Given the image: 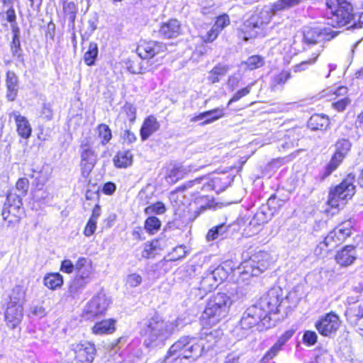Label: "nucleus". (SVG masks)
Wrapping results in <instances>:
<instances>
[{
  "label": "nucleus",
  "mask_w": 363,
  "mask_h": 363,
  "mask_svg": "<svg viewBox=\"0 0 363 363\" xmlns=\"http://www.w3.org/2000/svg\"><path fill=\"white\" fill-rule=\"evenodd\" d=\"M177 320H167L159 314L147 317L140 323V334L147 348L162 347L178 327Z\"/></svg>",
  "instance_id": "f257e3e1"
},
{
  "label": "nucleus",
  "mask_w": 363,
  "mask_h": 363,
  "mask_svg": "<svg viewBox=\"0 0 363 363\" xmlns=\"http://www.w3.org/2000/svg\"><path fill=\"white\" fill-rule=\"evenodd\" d=\"M326 21L333 27H342L350 24L355 16L352 6L347 0H326Z\"/></svg>",
  "instance_id": "f03ea898"
},
{
  "label": "nucleus",
  "mask_w": 363,
  "mask_h": 363,
  "mask_svg": "<svg viewBox=\"0 0 363 363\" xmlns=\"http://www.w3.org/2000/svg\"><path fill=\"white\" fill-rule=\"evenodd\" d=\"M232 304L230 298L224 293L212 296L206 304L202 318L205 324L213 325L226 317Z\"/></svg>",
  "instance_id": "7ed1b4c3"
},
{
  "label": "nucleus",
  "mask_w": 363,
  "mask_h": 363,
  "mask_svg": "<svg viewBox=\"0 0 363 363\" xmlns=\"http://www.w3.org/2000/svg\"><path fill=\"white\" fill-rule=\"evenodd\" d=\"M76 275L69 285L67 293L74 298L79 296L92 281L94 269L91 261L85 257H79L75 263Z\"/></svg>",
  "instance_id": "20e7f679"
},
{
  "label": "nucleus",
  "mask_w": 363,
  "mask_h": 363,
  "mask_svg": "<svg viewBox=\"0 0 363 363\" xmlns=\"http://www.w3.org/2000/svg\"><path fill=\"white\" fill-rule=\"evenodd\" d=\"M205 350L203 339L184 336L174 342L169 349V356L177 355L179 358L196 359Z\"/></svg>",
  "instance_id": "39448f33"
},
{
  "label": "nucleus",
  "mask_w": 363,
  "mask_h": 363,
  "mask_svg": "<svg viewBox=\"0 0 363 363\" xmlns=\"http://www.w3.org/2000/svg\"><path fill=\"white\" fill-rule=\"evenodd\" d=\"M354 180L355 175L350 173L339 185L330 190L328 203L332 208H339L343 206L347 200L354 196L355 193Z\"/></svg>",
  "instance_id": "423d86ee"
},
{
  "label": "nucleus",
  "mask_w": 363,
  "mask_h": 363,
  "mask_svg": "<svg viewBox=\"0 0 363 363\" xmlns=\"http://www.w3.org/2000/svg\"><path fill=\"white\" fill-rule=\"evenodd\" d=\"M270 264L269 255L264 251H260L253 255L248 260L243 262L240 269L245 279V276L257 277L264 272Z\"/></svg>",
  "instance_id": "0eeeda50"
},
{
  "label": "nucleus",
  "mask_w": 363,
  "mask_h": 363,
  "mask_svg": "<svg viewBox=\"0 0 363 363\" xmlns=\"http://www.w3.org/2000/svg\"><path fill=\"white\" fill-rule=\"evenodd\" d=\"M111 304V299L104 292H99L94 296L86 304L83 315L86 319H91L105 314Z\"/></svg>",
  "instance_id": "6e6552de"
},
{
  "label": "nucleus",
  "mask_w": 363,
  "mask_h": 363,
  "mask_svg": "<svg viewBox=\"0 0 363 363\" xmlns=\"http://www.w3.org/2000/svg\"><path fill=\"white\" fill-rule=\"evenodd\" d=\"M71 363H92L96 355L95 345L87 341L75 342L71 345Z\"/></svg>",
  "instance_id": "1a4fd4ad"
},
{
  "label": "nucleus",
  "mask_w": 363,
  "mask_h": 363,
  "mask_svg": "<svg viewBox=\"0 0 363 363\" xmlns=\"http://www.w3.org/2000/svg\"><path fill=\"white\" fill-rule=\"evenodd\" d=\"M270 21V16L267 11H261L258 14L252 16L245 21L241 28L244 33V39L255 38L259 31L263 28Z\"/></svg>",
  "instance_id": "9d476101"
},
{
  "label": "nucleus",
  "mask_w": 363,
  "mask_h": 363,
  "mask_svg": "<svg viewBox=\"0 0 363 363\" xmlns=\"http://www.w3.org/2000/svg\"><path fill=\"white\" fill-rule=\"evenodd\" d=\"M281 290L279 289H272L266 294L263 295L259 302L255 304L257 307L262 309L265 313V317L270 320L269 315L279 312V307L283 301L280 299Z\"/></svg>",
  "instance_id": "9b49d317"
},
{
  "label": "nucleus",
  "mask_w": 363,
  "mask_h": 363,
  "mask_svg": "<svg viewBox=\"0 0 363 363\" xmlns=\"http://www.w3.org/2000/svg\"><path fill=\"white\" fill-rule=\"evenodd\" d=\"M340 317L334 312L328 313L319 318L315 327L318 332L324 337H330L335 334L340 327Z\"/></svg>",
  "instance_id": "f8f14e48"
},
{
  "label": "nucleus",
  "mask_w": 363,
  "mask_h": 363,
  "mask_svg": "<svg viewBox=\"0 0 363 363\" xmlns=\"http://www.w3.org/2000/svg\"><path fill=\"white\" fill-rule=\"evenodd\" d=\"M79 152L81 157L80 167L82 175L85 177L94 167L97 161V155L92 149L89 138H84L82 140Z\"/></svg>",
  "instance_id": "ddd939ff"
},
{
  "label": "nucleus",
  "mask_w": 363,
  "mask_h": 363,
  "mask_svg": "<svg viewBox=\"0 0 363 363\" xmlns=\"http://www.w3.org/2000/svg\"><path fill=\"white\" fill-rule=\"evenodd\" d=\"M260 322L263 325H265L269 321L265 317V313L262 311V309H259L256 305H253L245 311L240 321V325L242 329L249 330Z\"/></svg>",
  "instance_id": "4468645a"
},
{
  "label": "nucleus",
  "mask_w": 363,
  "mask_h": 363,
  "mask_svg": "<svg viewBox=\"0 0 363 363\" xmlns=\"http://www.w3.org/2000/svg\"><path fill=\"white\" fill-rule=\"evenodd\" d=\"M22 196L16 193H9L6 196V202L2 209V216L5 220L9 223L13 221L10 217L17 218L19 217L22 201Z\"/></svg>",
  "instance_id": "2eb2a0df"
},
{
  "label": "nucleus",
  "mask_w": 363,
  "mask_h": 363,
  "mask_svg": "<svg viewBox=\"0 0 363 363\" xmlns=\"http://www.w3.org/2000/svg\"><path fill=\"white\" fill-rule=\"evenodd\" d=\"M167 48L164 44L157 41H143L137 48V52L142 59H151L157 55L163 53Z\"/></svg>",
  "instance_id": "dca6fc26"
},
{
  "label": "nucleus",
  "mask_w": 363,
  "mask_h": 363,
  "mask_svg": "<svg viewBox=\"0 0 363 363\" xmlns=\"http://www.w3.org/2000/svg\"><path fill=\"white\" fill-rule=\"evenodd\" d=\"M23 318V306L18 304L6 303L4 319L6 325L11 328H16L22 321Z\"/></svg>",
  "instance_id": "f3484780"
},
{
  "label": "nucleus",
  "mask_w": 363,
  "mask_h": 363,
  "mask_svg": "<svg viewBox=\"0 0 363 363\" xmlns=\"http://www.w3.org/2000/svg\"><path fill=\"white\" fill-rule=\"evenodd\" d=\"M9 118H13L16 131L22 138L28 139L32 133V128L28 118L21 115L18 111H13L9 113Z\"/></svg>",
  "instance_id": "a211bd4d"
},
{
  "label": "nucleus",
  "mask_w": 363,
  "mask_h": 363,
  "mask_svg": "<svg viewBox=\"0 0 363 363\" xmlns=\"http://www.w3.org/2000/svg\"><path fill=\"white\" fill-rule=\"evenodd\" d=\"M325 39V33L319 28H308L303 30V50L318 44Z\"/></svg>",
  "instance_id": "6ab92c4d"
},
{
  "label": "nucleus",
  "mask_w": 363,
  "mask_h": 363,
  "mask_svg": "<svg viewBox=\"0 0 363 363\" xmlns=\"http://www.w3.org/2000/svg\"><path fill=\"white\" fill-rule=\"evenodd\" d=\"M335 259L336 262L341 267L351 265L357 259L355 247L346 245L342 250L337 252Z\"/></svg>",
  "instance_id": "aec40b11"
},
{
  "label": "nucleus",
  "mask_w": 363,
  "mask_h": 363,
  "mask_svg": "<svg viewBox=\"0 0 363 363\" xmlns=\"http://www.w3.org/2000/svg\"><path fill=\"white\" fill-rule=\"evenodd\" d=\"M295 330L293 329L288 330L279 337L277 342L266 352L262 358V361L266 362L273 359L286 342L294 335Z\"/></svg>",
  "instance_id": "412c9836"
},
{
  "label": "nucleus",
  "mask_w": 363,
  "mask_h": 363,
  "mask_svg": "<svg viewBox=\"0 0 363 363\" xmlns=\"http://www.w3.org/2000/svg\"><path fill=\"white\" fill-rule=\"evenodd\" d=\"M333 230H331L325 238L324 240L317 245L315 249L316 255L324 257L329 251L341 244L340 241L337 240V238L333 236Z\"/></svg>",
  "instance_id": "4be33fe9"
},
{
  "label": "nucleus",
  "mask_w": 363,
  "mask_h": 363,
  "mask_svg": "<svg viewBox=\"0 0 363 363\" xmlns=\"http://www.w3.org/2000/svg\"><path fill=\"white\" fill-rule=\"evenodd\" d=\"M27 176L33 179L32 184L34 188H43L50 177L48 168L43 167L40 170L30 169Z\"/></svg>",
  "instance_id": "5701e85b"
},
{
  "label": "nucleus",
  "mask_w": 363,
  "mask_h": 363,
  "mask_svg": "<svg viewBox=\"0 0 363 363\" xmlns=\"http://www.w3.org/2000/svg\"><path fill=\"white\" fill-rule=\"evenodd\" d=\"M159 33L165 38H177L181 34V24L177 20L171 19L161 25Z\"/></svg>",
  "instance_id": "b1692460"
},
{
  "label": "nucleus",
  "mask_w": 363,
  "mask_h": 363,
  "mask_svg": "<svg viewBox=\"0 0 363 363\" xmlns=\"http://www.w3.org/2000/svg\"><path fill=\"white\" fill-rule=\"evenodd\" d=\"M224 116V108H216L210 111H207L199 113V115L191 118V122H196L204 120L201 125L211 123Z\"/></svg>",
  "instance_id": "393cba45"
},
{
  "label": "nucleus",
  "mask_w": 363,
  "mask_h": 363,
  "mask_svg": "<svg viewBox=\"0 0 363 363\" xmlns=\"http://www.w3.org/2000/svg\"><path fill=\"white\" fill-rule=\"evenodd\" d=\"M28 287L23 284H17L11 290L6 303L18 304L23 306L26 302Z\"/></svg>",
  "instance_id": "a878e982"
},
{
  "label": "nucleus",
  "mask_w": 363,
  "mask_h": 363,
  "mask_svg": "<svg viewBox=\"0 0 363 363\" xmlns=\"http://www.w3.org/2000/svg\"><path fill=\"white\" fill-rule=\"evenodd\" d=\"M6 98L9 101H13L18 92V80L16 74L11 71L6 73Z\"/></svg>",
  "instance_id": "bb28decb"
},
{
  "label": "nucleus",
  "mask_w": 363,
  "mask_h": 363,
  "mask_svg": "<svg viewBox=\"0 0 363 363\" xmlns=\"http://www.w3.org/2000/svg\"><path fill=\"white\" fill-rule=\"evenodd\" d=\"M160 128V123L153 116H150L143 122L140 128V136L143 140H146L152 134Z\"/></svg>",
  "instance_id": "cd10ccee"
},
{
  "label": "nucleus",
  "mask_w": 363,
  "mask_h": 363,
  "mask_svg": "<svg viewBox=\"0 0 363 363\" xmlns=\"http://www.w3.org/2000/svg\"><path fill=\"white\" fill-rule=\"evenodd\" d=\"M276 201V196H272L267 201V206H262L255 213L252 219L261 223L262 225L268 222L271 219L272 213L269 212V208L272 207Z\"/></svg>",
  "instance_id": "c85d7f7f"
},
{
  "label": "nucleus",
  "mask_w": 363,
  "mask_h": 363,
  "mask_svg": "<svg viewBox=\"0 0 363 363\" xmlns=\"http://www.w3.org/2000/svg\"><path fill=\"white\" fill-rule=\"evenodd\" d=\"M191 169L181 165H173L169 168L165 179L169 184H175Z\"/></svg>",
  "instance_id": "c756f323"
},
{
  "label": "nucleus",
  "mask_w": 363,
  "mask_h": 363,
  "mask_svg": "<svg viewBox=\"0 0 363 363\" xmlns=\"http://www.w3.org/2000/svg\"><path fill=\"white\" fill-rule=\"evenodd\" d=\"M223 335L222 330L216 329L207 331L206 329H203L201 333V336L199 338V340L203 339V344L205 345V350H208L213 347V345Z\"/></svg>",
  "instance_id": "7c9ffc66"
},
{
  "label": "nucleus",
  "mask_w": 363,
  "mask_h": 363,
  "mask_svg": "<svg viewBox=\"0 0 363 363\" xmlns=\"http://www.w3.org/2000/svg\"><path fill=\"white\" fill-rule=\"evenodd\" d=\"M330 125L329 118L323 114L313 115L308 121V126L313 130H326Z\"/></svg>",
  "instance_id": "2f4dec72"
},
{
  "label": "nucleus",
  "mask_w": 363,
  "mask_h": 363,
  "mask_svg": "<svg viewBox=\"0 0 363 363\" xmlns=\"http://www.w3.org/2000/svg\"><path fill=\"white\" fill-rule=\"evenodd\" d=\"M133 154L130 150H121L113 157L114 165L117 168H127L133 164Z\"/></svg>",
  "instance_id": "473e14b6"
},
{
  "label": "nucleus",
  "mask_w": 363,
  "mask_h": 363,
  "mask_svg": "<svg viewBox=\"0 0 363 363\" xmlns=\"http://www.w3.org/2000/svg\"><path fill=\"white\" fill-rule=\"evenodd\" d=\"M229 228V225L220 224L211 228L206 236L207 241L209 242L226 238L228 235Z\"/></svg>",
  "instance_id": "72a5a7b5"
},
{
  "label": "nucleus",
  "mask_w": 363,
  "mask_h": 363,
  "mask_svg": "<svg viewBox=\"0 0 363 363\" xmlns=\"http://www.w3.org/2000/svg\"><path fill=\"white\" fill-rule=\"evenodd\" d=\"M114 331L115 320L113 319L104 320L96 323L92 328V332L96 335L108 334Z\"/></svg>",
  "instance_id": "f704fd0d"
},
{
  "label": "nucleus",
  "mask_w": 363,
  "mask_h": 363,
  "mask_svg": "<svg viewBox=\"0 0 363 363\" xmlns=\"http://www.w3.org/2000/svg\"><path fill=\"white\" fill-rule=\"evenodd\" d=\"M229 70V66L218 64L216 65L209 72L207 79L211 84L219 82L220 79L225 76Z\"/></svg>",
  "instance_id": "c9c22d12"
},
{
  "label": "nucleus",
  "mask_w": 363,
  "mask_h": 363,
  "mask_svg": "<svg viewBox=\"0 0 363 363\" xmlns=\"http://www.w3.org/2000/svg\"><path fill=\"white\" fill-rule=\"evenodd\" d=\"M203 180V177L196 178L194 180L189 181L184 184L182 186H179L177 187L175 191H172L171 193L172 196H174L178 192H183L187 189H191L194 186H196V191L197 193H199V190H202L204 188H209L211 186L210 184L206 185L202 184L201 182Z\"/></svg>",
  "instance_id": "e433bc0d"
},
{
  "label": "nucleus",
  "mask_w": 363,
  "mask_h": 363,
  "mask_svg": "<svg viewBox=\"0 0 363 363\" xmlns=\"http://www.w3.org/2000/svg\"><path fill=\"white\" fill-rule=\"evenodd\" d=\"M333 230L334 232L333 236H336L337 238V240L340 241L341 243L350 237L352 233L351 225L348 222L340 224Z\"/></svg>",
  "instance_id": "4c0bfd02"
},
{
  "label": "nucleus",
  "mask_w": 363,
  "mask_h": 363,
  "mask_svg": "<svg viewBox=\"0 0 363 363\" xmlns=\"http://www.w3.org/2000/svg\"><path fill=\"white\" fill-rule=\"evenodd\" d=\"M333 230L334 232L333 236H336L337 238V240L340 241L341 243L350 237L352 233L351 225L348 222L340 224Z\"/></svg>",
  "instance_id": "58836bf2"
},
{
  "label": "nucleus",
  "mask_w": 363,
  "mask_h": 363,
  "mask_svg": "<svg viewBox=\"0 0 363 363\" xmlns=\"http://www.w3.org/2000/svg\"><path fill=\"white\" fill-rule=\"evenodd\" d=\"M333 230L334 232L333 236H336L337 238V240L340 241L341 243L350 237L352 233L351 225L348 222L340 224Z\"/></svg>",
  "instance_id": "ea45409f"
},
{
  "label": "nucleus",
  "mask_w": 363,
  "mask_h": 363,
  "mask_svg": "<svg viewBox=\"0 0 363 363\" xmlns=\"http://www.w3.org/2000/svg\"><path fill=\"white\" fill-rule=\"evenodd\" d=\"M291 78L289 71H282L272 79L271 88L273 91L281 90L286 81Z\"/></svg>",
  "instance_id": "a19ab883"
},
{
  "label": "nucleus",
  "mask_w": 363,
  "mask_h": 363,
  "mask_svg": "<svg viewBox=\"0 0 363 363\" xmlns=\"http://www.w3.org/2000/svg\"><path fill=\"white\" fill-rule=\"evenodd\" d=\"M43 282L48 288L55 290L62 285L63 278L59 273H52L44 277Z\"/></svg>",
  "instance_id": "79ce46f5"
},
{
  "label": "nucleus",
  "mask_w": 363,
  "mask_h": 363,
  "mask_svg": "<svg viewBox=\"0 0 363 363\" xmlns=\"http://www.w3.org/2000/svg\"><path fill=\"white\" fill-rule=\"evenodd\" d=\"M345 158V156H343L342 153H334L333 156L332 157L330 162L327 164V166L325 168V172L323 174V177H327L330 174H332L340 164V163L342 162L343 159Z\"/></svg>",
  "instance_id": "37998d69"
},
{
  "label": "nucleus",
  "mask_w": 363,
  "mask_h": 363,
  "mask_svg": "<svg viewBox=\"0 0 363 363\" xmlns=\"http://www.w3.org/2000/svg\"><path fill=\"white\" fill-rule=\"evenodd\" d=\"M320 52H321V49H320V48L316 49L313 52V54H312L313 57L311 58L306 60H303L301 62L294 66L293 67L294 72H300L304 71L306 69H308V67L310 65H313L316 62L317 58L318 57L319 55L320 54Z\"/></svg>",
  "instance_id": "c03bdc74"
},
{
  "label": "nucleus",
  "mask_w": 363,
  "mask_h": 363,
  "mask_svg": "<svg viewBox=\"0 0 363 363\" xmlns=\"http://www.w3.org/2000/svg\"><path fill=\"white\" fill-rule=\"evenodd\" d=\"M98 56V46L97 44L91 42L89 43L88 50L84 55V60L86 65L91 66L94 65L95 60Z\"/></svg>",
  "instance_id": "a18cd8bd"
},
{
  "label": "nucleus",
  "mask_w": 363,
  "mask_h": 363,
  "mask_svg": "<svg viewBox=\"0 0 363 363\" xmlns=\"http://www.w3.org/2000/svg\"><path fill=\"white\" fill-rule=\"evenodd\" d=\"M161 227V221L155 216H149L145 221V229L146 232L154 235L158 232Z\"/></svg>",
  "instance_id": "49530a36"
},
{
  "label": "nucleus",
  "mask_w": 363,
  "mask_h": 363,
  "mask_svg": "<svg viewBox=\"0 0 363 363\" xmlns=\"http://www.w3.org/2000/svg\"><path fill=\"white\" fill-rule=\"evenodd\" d=\"M77 5L74 2H64L63 11L72 26L74 25L76 14L77 13Z\"/></svg>",
  "instance_id": "de8ad7c7"
},
{
  "label": "nucleus",
  "mask_w": 363,
  "mask_h": 363,
  "mask_svg": "<svg viewBox=\"0 0 363 363\" xmlns=\"http://www.w3.org/2000/svg\"><path fill=\"white\" fill-rule=\"evenodd\" d=\"M304 0H278L273 5V9L275 11L289 9L300 4Z\"/></svg>",
  "instance_id": "09e8293b"
},
{
  "label": "nucleus",
  "mask_w": 363,
  "mask_h": 363,
  "mask_svg": "<svg viewBox=\"0 0 363 363\" xmlns=\"http://www.w3.org/2000/svg\"><path fill=\"white\" fill-rule=\"evenodd\" d=\"M242 63L245 64L249 69L253 70L263 66L264 61L259 55H252L249 57L247 60Z\"/></svg>",
  "instance_id": "8fccbe9b"
},
{
  "label": "nucleus",
  "mask_w": 363,
  "mask_h": 363,
  "mask_svg": "<svg viewBox=\"0 0 363 363\" xmlns=\"http://www.w3.org/2000/svg\"><path fill=\"white\" fill-rule=\"evenodd\" d=\"M165 205L161 202L157 201L152 205L148 206L145 208V213L146 215L157 214L162 215L166 212Z\"/></svg>",
  "instance_id": "3c124183"
},
{
  "label": "nucleus",
  "mask_w": 363,
  "mask_h": 363,
  "mask_svg": "<svg viewBox=\"0 0 363 363\" xmlns=\"http://www.w3.org/2000/svg\"><path fill=\"white\" fill-rule=\"evenodd\" d=\"M185 248L183 245L177 246L168 254L167 259L174 262L184 258L186 255Z\"/></svg>",
  "instance_id": "603ef678"
},
{
  "label": "nucleus",
  "mask_w": 363,
  "mask_h": 363,
  "mask_svg": "<svg viewBox=\"0 0 363 363\" xmlns=\"http://www.w3.org/2000/svg\"><path fill=\"white\" fill-rule=\"evenodd\" d=\"M99 136L102 139L103 145L107 144L112 138L111 131L109 127L106 124H100L98 128Z\"/></svg>",
  "instance_id": "864d4df0"
},
{
  "label": "nucleus",
  "mask_w": 363,
  "mask_h": 363,
  "mask_svg": "<svg viewBox=\"0 0 363 363\" xmlns=\"http://www.w3.org/2000/svg\"><path fill=\"white\" fill-rule=\"evenodd\" d=\"M213 277L211 276L209 273L203 277L200 283V289L205 291H210L213 289L216 288L218 284H216V281L213 280Z\"/></svg>",
  "instance_id": "5fc2aeb1"
},
{
  "label": "nucleus",
  "mask_w": 363,
  "mask_h": 363,
  "mask_svg": "<svg viewBox=\"0 0 363 363\" xmlns=\"http://www.w3.org/2000/svg\"><path fill=\"white\" fill-rule=\"evenodd\" d=\"M11 51L14 57L20 62H23L22 56V49L21 48L20 38H12L11 43Z\"/></svg>",
  "instance_id": "6e6d98bb"
},
{
  "label": "nucleus",
  "mask_w": 363,
  "mask_h": 363,
  "mask_svg": "<svg viewBox=\"0 0 363 363\" xmlns=\"http://www.w3.org/2000/svg\"><path fill=\"white\" fill-rule=\"evenodd\" d=\"M254 83L248 84L246 87L242 88L240 90H238L233 96V97L229 100L227 106L228 107L230 104H232L234 102H236L239 101L241 98L247 96L248 94H250L252 86H253Z\"/></svg>",
  "instance_id": "4d7b16f0"
},
{
  "label": "nucleus",
  "mask_w": 363,
  "mask_h": 363,
  "mask_svg": "<svg viewBox=\"0 0 363 363\" xmlns=\"http://www.w3.org/2000/svg\"><path fill=\"white\" fill-rule=\"evenodd\" d=\"M210 275L213 277V280L216 281V284L221 283L224 281L228 275L226 271L221 266H218L214 270L209 272Z\"/></svg>",
  "instance_id": "13d9d810"
},
{
  "label": "nucleus",
  "mask_w": 363,
  "mask_h": 363,
  "mask_svg": "<svg viewBox=\"0 0 363 363\" xmlns=\"http://www.w3.org/2000/svg\"><path fill=\"white\" fill-rule=\"evenodd\" d=\"M122 110L125 113L129 121L132 123H134L136 118V107L133 104L126 102L123 105Z\"/></svg>",
  "instance_id": "bf43d9fd"
},
{
  "label": "nucleus",
  "mask_w": 363,
  "mask_h": 363,
  "mask_svg": "<svg viewBox=\"0 0 363 363\" xmlns=\"http://www.w3.org/2000/svg\"><path fill=\"white\" fill-rule=\"evenodd\" d=\"M351 143L348 140L341 139L339 140L335 144V153H342L345 157L346 154L350 150Z\"/></svg>",
  "instance_id": "052dcab7"
},
{
  "label": "nucleus",
  "mask_w": 363,
  "mask_h": 363,
  "mask_svg": "<svg viewBox=\"0 0 363 363\" xmlns=\"http://www.w3.org/2000/svg\"><path fill=\"white\" fill-rule=\"evenodd\" d=\"M49 192L44 187L34 188L33 190V196L36 201H45L49 197Z\"/></svg>",
  "instance_id": "680f3d73"
},
{
  "label": "nucleus",
  "mask_w": 363,
  "mask_h": 363,
  "mask_svg": "<svg viewBox=\"0 0 363 363\" xmlns=\"http://www.w3.org/2000/svg\"><path fill=\"white\" fill-rule=\"evenodd\" d=\"M142 277L136 273L128 275L125 279V284L129 287H136L142 283Z\"/></svg>",
  "instance_id": "e2e57ef3"
},
{
  "label": "nucleus",
  "mask_w": 363,
  "mask_h": 363,
  "mask_svg": "<svg viewBox=\"0 0 363 363\" xmlns=\"http://www.w3.org/2000/svg\"><path fill=\"white\" fill-rule=\"evenodd\" d=\"M29 186V182L27 178H21L16 182V188L19 195L23 196L26 194Z\"/></svg>",
  "instance_id": "0e129e2a"
},
{
  "label": "nucleus",
  "mask_w": 363,
  "mask_h": 363,
  "mask_svg": "<svg viewBox=\"0 0 363 363\" xmlns=\"http://www.w3.org/2000/svg\"><path fill=\"white\" fill-rule=\"evenodd\" d=\"M318 340V335L314 331L307 330L304 333L303 336V342L308 345L311 346L316 343Z\"/></svg>",
  "instance_id": "69168bd1"
},
{
  "label": "nucleus",
  "mask_w": 363,
  "mask_h": 363,
  "mask_svg": "<svg viewBox=\"0 0 363 363\" xmlns=\"http://www.w3.org/2000/svg\"><path fill=\"white\" fill-rule=\"evenodd\" d=\"M29 315L31 318H40L45 315V310L42 306H32L29 310Z\"/></svg>",
  "instance_id": "338daca9"
},
{
  "label": "nucleus",
  "mask_w": 363,
  "mask_h": 363,
  "mask_svg": "<svg viewBox=\"0 0 363 363\" xmlns=\"http://www.w3.org/2000/svg\"><path fill=\"white\" fill-rule=\"evenodd\" d=\"M230 23V19L228 15H222L217 18L213 26L220 32Z\"/></svg>",
  "instance_id": "774afa93"
}]
</instances>
